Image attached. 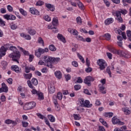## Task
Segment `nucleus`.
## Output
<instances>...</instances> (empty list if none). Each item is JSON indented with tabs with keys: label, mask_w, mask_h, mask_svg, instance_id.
Listing matches in <instances>:
<instances>
[{
	"label": "nucleus",
	"mask_w": 131,
	"mask_h": 131,
	"mask_svg": "<svg viewBox=\"0 0 131 131\" xmlns=\"http://www.w3.org/2000/svg\"><path fill=\"white\" fill-rule=\"evenodd\" d=\"M43 59V61L46 63L45 66L49 67L50 68H53V64L52 63L57 64L58 62H59L60 59L59 57L55 58L48 56H44Z\"/></svg>",
	"instance_id": "1"
},
{
	"label": "nucleus",
	"mask_w": 131,
	"mask_h": 131,
	"mask_svg": "<svg viewBox=\"0 0 131 131\" xmlns=\"http://www.w3.org/2000/svg\"><path fill=\"white\" fill-rule=\"evenodd\" d=\"M14 49L12 50L13 53H11L9 54V57L10 58H12L13 61L14 62H17V63H19L18 59H20V57L21 56V54L20 52L18 51V49L16 47H13Z\"/></svg>",
	"instance_id": "2"
},
{
	"label": "nucleus",
	"mask_w": 131,
	"mask_h": 131,
	"mask_svg": "<svg viewBox=\"0 0 131 131\" xmlns=\"http://www.w3.org/2000/svg\"><path fill=\"white\" fill-rule=\"evenodd\" d=\"M121 14L123 15H125V14H127V11L125 9L121 10V11H117L116 12V16L117 18L116 19L120 23H122L123 22V19H122V17H121Z\"/></svg>",
	"instance_id": "3"
},
{
	"label": "nucleus",
	"mask_w": 131,
	"mask_h": 131,
	"mask_svg": "<svg viewBox=\"0 0 131 131\" xmlns=\"http://www.w3.org/2000/svg\"><path fill=\"white\" fill-rule=\"evenodd\" d=\"M49 52V49L45 48V49L39 48L38 50H35V55L37 58H39L41 56L42 54H45V53H48Z\"/></svg>",
	"instance_id": "4"
},
{
	"label": "nucleus",
	"mask_w": 131,
	"mask_h": 131,
	"mask_svg": "<svg viewBox=\"0 0 131 131\" xmlns=\"http://www.w3.org/2000/svg\"><path fill=\"white\" fill-rule=\"evenodd\" d=\"M27 84L28 86H29L30 89H34V86H33L32 84H33L34 85H37V84H38V81H37V79H36V78H33L31 81H27Z\"/></svg>",
	"instance_id": "5"
},
{
	"label": "nucleus",
	"mask_w": 131,
	"mask_h": 131,
	"mask_svg": "<svg viewBox=\"0 0 131 131\" xmlns=\"http://www.w3.org/2000/svg\"><path fill=\"white\" fill-rule=\"evenodd\" d=\"M97 64L99 66V69L100 70H104L107 66V63L104 60V59H99L97 61Z\"/></svg>",
	"instance_id": "6"
},
{
	"label": "nucleus",
	"mask_w": 131,
	"mask_h": 131,
	"mask_svg": "<svg viewBox=\"0 0 131 131\" xmlns=\"http://www.w3.org/2000/svg\"><path fill=\"white\" fill-rule=\"evenodd\" d=\"M36 106V103L34 102H31L28 103H26L24 106V109L25 110H30V109H32V108H34Z\"/></svg>",
	"instance_id": "7"
},
{
	"label": "nucleus",
	"mask_w": 131,
	"mask_h": 131,
	"mask_svg": "<svg viewBox=\"0 0 131 131\" xmlns=\"http://www.w3.org/2000/svg\"><path fill=\"white\" fill-rule=\"evenodd\" d=\"M112 122L113 123V124H118V125H123V124H124L123 122L120 121V120L116 117H113Z\"/></svg>",
	"instance_id": "8"
},
{
	"label": "nucleus",
	"mask_w": 131,
	"mask_h": 131,
	"mask_svg": "<svg viewBox=\"0 0 131 131\" xmlns=\"http://www.w3.org/2000/svg\"><path fill=\"white\" fill-rule=\"evenodd\" d=\"M95 80V79H94L93 77H92L91 76H87L84 79V82L85 83V84H87L89 86H90L92 84H91V81H94Z\"/></svg>",
	"instance_id": "9"
},
{
	"label": "nucleus",
	"mask_w": 131,
	"mask_h": 131,
	"mask_svg": "<svg viewBox=\"0 0 131 131\" xmlns=\"http://www.w3.org/2000/svg\"><path fill=\"white\" fill-rule=\"evenodd\" d=\"M9 89L5 83L2 84V88H0V93H8Z\"/></svg>",
	"instance_id": "10"
},
{
	"label": "nucleus",
	"mask_w": 131,
	"mask_h": 131,
	"mask_svg": "<svg viewBox=\"0 0 131 131\" xmlns=\"http://www.w3.org/2000/svg\"><path fill=\"white\" fill-rule=\"evenodd\" d=\"M11 18H10V17ZM4 19L6 20H16V16L15 15H10V14H5L3 16Z\"/></svg>",
	"instance_id": "11"
},
{
	"label": "nucleus",
	"mask_w": 131,
	"mask_h": 131,
	"mask_svg": "<svg viewBox=\"0 0 131 131\" xmlns=\"http://www.w3.org/2000/svg\"><path fill=\"white\" fill-rule=\"evenodd\" d=\"M11 69L13 71H15V72H16V73H21V71L19 70V67H17V66L16 65L11 66Z\"/></svg>",
	"instance_id": "12"
},
{
	"label": "nucleus",
	"mask_w": 131,
	"mask_h": 131,
	"mask_svg": "<svg viewBox=\"0 0 131 131\" xmlns=\"http://www.w3.org/2000/svg\"><path fill=\"white\" fill-rule=\"evenodd\" d=\"M114 21V20L113 19V18L112 17H111L107 18L105 20L104 23L105 25H109L110 24L113 23Z\"/></svg>",
	"instance_id": "13"
},
{
	"label": "nucleus",
	"mask_w": 131,
	"mask_h": 131,
	"mask_svg": "<svg viewBox=\"0 0 131 131\" xmlns=\"http://www.w3.org/2000/svg\"><path fill=\"white\" fill-rule=\"evenodd\" d=\"M4 47H5V49L6 50H10V51H12L14 49V48H15L16 47L12 46L11 44L7 43L4 45Z\"/></svg>",
	"instance_id": "14"
},
{
	"label": "nucleus",
	"mask_w": 131,
	"mask_h": 131,
	"mask_svg": "<svg viewBox=\"0 0 131 131\" xmlns=\"http://www.w3.org/2000/svg\"><path fill=\"white\" fill-rule=\"evenodd\" d=\"M30 12L31 14H33V15H39V13L37 10H36L34 8H30Z\"/></svg>",
	"instance_id": "15"
},
{
	"label": "nucleus",
	"mask_w": 131,
	"mask_h": 131,
	"mask_svg": "<svg viewBox=\"0 0 131 131\" xmlns=\"http://www.w3.org/2000/svg\"><path fill=\"white\" fill-rule=\"evenodd\" d=\"M55 86H54V85L53 84H50L49 86V91L50 94H54V93H55Z\"/></svg>",
	"instance_id": "16"
},
{
	"label": "nucleus",
	"mask_w": 131,
	"mask_h": 131,
	"mask_svg": "<svg viewBox=\"0 0 131 131\" xmlns=\"http://www.w3.org/2000/svg\"><path fill=\"white\" fill-rule=\"evenodd\" d=\"M57 38L59 40L65 43L66 42V40L65 39V37L63 36V35L61 34H58L57 35Z\"/></svg>",
	"instance_id": "17"
},
{
	"label": "nucleus",
	"mask_w": 131,
	"mask_h": 131,
	"mask_svg": "<svg viewBox=\"0 0 131 131\" xmlns=\"http://www.w3.org/2000/svg\"><path fill=\"white\" fill-rule=\"evenodd\" d=\"M46 7L48 9H49V10L52 12H54V11H55V6H54V5H52V4H46Z\"/></svg>",
	"instance_id": "18"
},
{
	"label": "nucleus",
	"mask_w": 131,
	"mask_h": 131,
	"mask_svg": "<svg viewBox=\"0 0 131 131\" xmlns=\"http://www.w3.org/2000/svg\"><path fill=\"white\" fill-rule=\"evenodd\" d=\"M56 78L58 79H61L62 78V73L60 71H56L54 73Z\"/></svg>",
	"instance_id": "19"
},
{
	"label": "nucleus",
	"mask_w": 131,
	"mask_h": 131,
	"mask_svg": "<svg viewBox=\"0 0 131 131\" xmlns=\"http://www.w3.org/2000/svg\"><path fill=\"white\" fill-rule=\"evenodd\" d=\"M5 122L6 124H11V123L12 124H13V125H16V124H17V122L16 121H14L11 120L10 119L6 120Z\"/></svg>",
	"instance_id": "20"
},
{
	"label": "nucleus",
	"mask_w": 131,
	"mask_h": 131,
	"mask_svg": "<svg viewBox=\"0 0 131 131\" xmlns=\"http://www.w3.org/2000/svg\"><path fill=\"white\" fill-rule=\"evenodd\" d=\"M99 88L100 92L101 93V94L105 95V94H106V91H104V90H105V86L104 85L99 84Z\"/></svg>",
	"instance_id": "21"
},
{
	"label": "nucleus",
	"mask_w": 131,
	"mask_h": 131,
	"mask_svg": "<svg viewBox=\"0 0 131 131\" xmlns=\"http://www.w3.org/2000/svg\"><path fill=\"white\" fill-rule=\"evenodd\" d=\"M52 23L54 26H58V25H59V21L58 18L57 17H54L53 18Z\"/></svg>",
	"instance_id": "22"
},
{
	"label": "nucleus",
	"mask_w": 131,
	"mask_h": 131,
	"mask_svg": "<svg viewBox=\"0 0 131 131\" xmlns=\"http://www.w3.org/2000/svg\"><path fill=\"white\" fill-rule=\"evenodd\" d=\"M93 106L92 104H90V101L86 100L84 102V107H86V108H91Z\"/></svg>",
	"instance_id": "23"
},
{
	"label": "nucleus",
	"mask_w": 131,
	"mask_h": 131,
	"mask_svg": "<svg viewBox=\"0 0 131 131\" xmlns=\"http://www.w3.org/2000/svg\"><path fill=\"white\" fill-rule=\"evenodd\" d=\"M20 36H21V37H24V38H25V39H27L28 40H30V39H31V37L30 36V35H26L25 34H24V33H21Z\"/></svg>",
	"instance_id": "24"
},
{
	"label": "nucleus",
	"mask_w": 131,
	"mask_h": 131,
	"mask_svg": "<svg viewBox=\"0 0 131 131\" xmlns=\"http://www.w3.org/2000/svg\"><path fill=\"white\" fill-rule=\"evenodd\" d=\"M17 48L23 52V53L26 55L28 56L29 55V52L28 51L25 50L22 47H20V46H18Z\"/></svg>",
	"instance_id": "25"
},
{
	"label": "nucleus",
	"mask_w": 131,
	"mask_h": 131,
	"mask_svg": "<svg viewBox=\"0 0 131 131\" xmlns=\"http://www.w3.org/2000/svg\"><path fill=\"white\" fill-rule=\"evenodd\" d=\"M48 117L50 121H51V122H55V121H56V119H55V117H54V116L52 115H49L48 116Z\"/></svg>",
	"instance_id": "26"
},
{
	"label": "nucleus",
	"mask_w": 131,
	"mask_h": 131,
	"mask_svg": "<svg viewBox=\"0 0 131 131\" xmlns=\"http://www.w3.org/2000/svg\"><path fill=\"white\" fill-rule=\"evenodd\" d=\"M122 111L126 114V115H128V114H130V111L127 109V107H123L122 108Z\"/></svg>",
	"instance_id": "27"
},
{
	"label": "nucleus",
	"mask_w": 131,
	"mask_h": 131,
	"mask_svg": "<svg viewBox=\"0 0 131 131\" xmlns=\"http://www.w3.org/2000/svg\"><path fill=\"white\" fill-rule=\"evenodd\" d=\"M2 66L3 67V69H7V66H8V62L6 61H3L1 62Z\"/></svg>",
	"instance_id": "28"
},
{
	"label": "nucleus",
	"mask_w": 131,
	"mask_h": 131,
	"mask_svg": "<svg viewBox=\"0 0 131 131\" xmlns=\"http://www.w3.org/2000/svg\"><path fill=\"white\" fill-rule=\"evenodd\" d=\"M107 50L110 51V52H111V53H113V54H116V49H114L113 47H107Z\"/></svg>",
	"instance_id": "29"
},
{
	"label": "nucleus",
	"mask_w": 131,
	"mask_h": 131,
	"mask_svg": "<svg viewBox=\"0 0 131 131\" xmlns=\"http://www.w3.org/2000/svg\"><path fill=\"white\" fill-rule=\"evenodd\" d=\"M49 49L50 51H52V52H55L57 50V48L55 47V45H51L49 47Z\"/></svg>",
	"instance_id": "30"
},
{
	"label": "nucleus",
	"mask_w": 131,
	"mask_h": 131,
	"mask_svg": "<svg viewBox=\"0 0 131 131\" xmlns=\"http://www.w3.org/2000/svg\"><path fill=\"white\" fill-rule=\"evenodd\" d=\"M125 129H126V126H123L120 128H116L114 129V131H125Z\"/></svg>",
	"instance_id": "31"
},
{
	"label": "nucleus",
	"mask_w": 131,
	"mask_h": 131,
	"mask_svg": "<svg viewBox=\"0 0 131 131\" xmlns=\"http://www.w3.org/2000/svg\"><path fill=\"white\" fill-rule=\"evenodd\" d=\"M24 77L26 79H30L32 77V74H24Z\"/></svg>",
	"instance_id": "32"
},
{
	"label": "nucleus",
	"mask_w": 131,
	"mask_h": 131,
	"mask_svg": "<svg viewBox=\"0 0 131 131\" xmlns=\"http://www.w3.org/2000/svg\"><path fill=\"white\" fill-rule=\"evenodd\" d=\"M37 95L38 96V100H40V101L41 100H43L45 99V98L43 97V94H42V93L39 92Z\"/></svg>",
	"instance_id": "33"
},
{
	"label": "nucleus",
	"mask_w": 131,
	"mask_h": 131,
	"mask_svg": "<svg viewBox=\"0 0 131 131\" xmlns=\"http://www.w3.org/2000/svg\"><path fill=\"white\" fill-rule=\"evenodd\" d=\"M104 116L105 117H109L110 118L112 117V116H113V113H111V112H108V113H105Z\"/></svg>",
	"instance_id": "34"
},
{
	"label": "nucleus",
	"mask_w": 131,
	"mask_h": 131,
	"mask_svg": "<svg viewBox=\"0 0 131 131\" xmlns=\"http://www.w3.org/2000/svg\"><path fill=\"white\" fill-rule=\"evenodd\" d=\"M73 117L75 120H80V119H81V117L79 116V115H77L76 114H73Z\"/></svg>",
	"instance_id": "35"
},
{
	"label": "nucleus",
	"mask_w": 131,
	"mask_h": 131,
	"mask_svg": "<svg viewBox=\"0 0 131 131\" xmlns=\"http://www.w3.org/2000/svg\"><path fill=\"white\" fill-rule=\"evenodd\" d=\"M103 37H105L106 40H110L111 39V35L109 33H106L103 35Z\"/></svg>",
	"instance_id": "36"
},
{
	"label": "nucleus",
	"mask_w": 131,
	"mask_h": 131,
	"mask_svg": "<svg viewBox=\"0 0 131 131\" xmlns=\"http://www.w3.org/2000/svg\"><path fill=\"white\" fill-rule=\"evenodd\" d=\"M76 22L79 25H81V23H82V21L81 20V17L80 16L77 17L76 18Z\"/></svg>",
	"instance_id": "37"
},
{
	"label": "nucleus",
	"mask_w": 131,
	"mask_h": 131,
	"mask_svg": "<svg viewBox=\"0 0 131 131\" xmlns=\"http://www.w3.org/2000/svg\"><path fill=\"white\" fill-rule=\"evenodd\" d=\"M77 56L78 57L79 59L81 61L82 63H85L84 59L83 58V57L81 56L79 53H77Z\"/></svg>",
	"instance_id": "38"
},
{
	"label": "nucleus",
	"mask_w": 131,
	"mask_h": 131,
	"mask_svg": "<svg viewBox=\"0 0 131 131\" xmlns=\"http://www.w3.org/2000/svg\"><path fill=\"white\" fill-rule=\"evenodd\" d=\"M10 27L11 29H12V30H15V29H17V26L13 23L10 24Z\"/></svg>",
	"instance_id": "39"
},
{
	"label": "nucleus",
	"mask_w": 131,
	"mask_h": 131,
	"mask_svg": "<svg viewBox=\"0 0 131 131\" xmlns=\"http://www.w3.org/2000/svg\"><path fill=\"white\" fill-rule=\"evenodd\" d=\"M37 116L40 118V119H45V120H47V118L45 117V116L41 115L40 113H37Z\"/></svg>",
	"instance_id": "40"
},
{
	"label": "nucleus",
	"mask_w": 131,
	"mask_h": 131,
	"mask_svg": "<svg viewBox=\"0 0 131 131\" xmlns=\"http://www.w3.org/2000/svg\"><path fill=\"white\" fill-rule=\"evenodd\" d=\"M76 38L78 39V40H80L81 41H83L84 42H85V39L83 38V36L80 35L77 36Z\"/></svg>",
	"instance_id": "41"
},
{
	"label": "nucleus",
	"mask_w": 131,
	"mask_h": 131,
	"mask_svg": "<svg viewBox=\"0 0 131 131\" xmlns=\"http://www.w3.org/2000/svg\"><path fill=\"white\" fill-rule=\"evenodd\" d=\"M58 98L57 97V95H54L53 97V101L54 104H58Z\"/></svg>",
	"instance_id": "42"
},
{
	"label": "nucleus",
	"mask_w": 131,
	"mask_h": 131,
	"mask_svg": "<svg viewBox=\"0 0 131 131\" xmlns=\"http://www.w3.org/2000/svg\"><path fill=\"white\" fill-rule=\"evenodd\" d=\"M19 12L20 14L23 15V16H26V15H27V12H26V11H25V10L22 8L19 9Z\"/></svg>",
	"instance_id": "43"
},
{
	"label": "nucleus",
	"mask_w": 131,
	"mask_h": 131,
	"mask_svg": "<svg viewBox=\"0 0 131 131\" xmlns=\"http://www.w3.org/2000/svg\"><path fill=\"white\" fill-rule=\"evenodd\" d=\"M38 42L39 43H41L43 47H45V42L43 41V39H42V38L39 37L38 39Z\"/></svg>",
	"instance_id": "44"
},
{
	"label": "nucleus",
	"mask_w": 131,
	"mask_h": 131,
	"mask_svg": "<svg viewBox=\"0 0 131 131\" xmlns=\"http://www.w3.org/2000/svg\"><path fill=\"white\" fill-rule=\"evenodd\" d=\"M78 6L81 10H84V6H83V4H82V3L80 1H79V3H78Z\"/></svg>",
	"instance_id": "45"
},
{
	"label": "nucleus",
	"mask_w": 131,
	"mask_h": 131,
	"mask_svg": "<svg viewBox=\"0 0 131 131\" xmlns=\"http://www.w3.org/2000/svg\"><path fill=\"white\" fill-rule=\"evenodd\" d=\"M56 96L58 100H62V98H63V95H62V93L61 92L58 93Z\"/></svg>",
	"instance_id": "46"
},
{
	"label": "nucleus",
	"mask_w": 131,
	"mask_h": 131,
	"mask_svg": "<svg viewBox=\"0 0 131 131\" xmlns=\"http://www.w3.org/2000/svg\"><path fill=\"white\" fill-rule=\"evenodd\" d=\"M70 32L72 34H73V35H78V31L76 30H72L70 31Z\"/></svg>",
	"instance_id": "47"
},
{
	"label": "nucleus",
	"mask_w": 131,
	"mask_h": 131,
	"mask_svg": "<svg viewBox=\"0 0 131 131\" xmlns=\"http://www.w3.org/2000/svg\"><path fill=\"white\" fill-rule=\"evenodd\" d=\"M106 72L109 75L110 77H112V75H111L112 74L111 71L110 70V67H108L106 68Z\"/></svg>",
	"instance_id": "48"
},
{
	"label": "nucleus",
	"mask_w": 131,
	"mask_h": 131,
	"mask_svg": "<svg viewBox=\"0 0 131 131\" xmlns=\"http://www.w3.org/2000/svg\"><path fill=\"white\" fill-rule=\"evenodd\" d=\"M29 33L31 35H34V34L36 33V31L33 29H30V30H29Z\"/></svg>",
	"instance_id": "49"
},
{
	"label": "nucleus",
	"mask_w": 131,
	"mask_h": 131,
	"mask_svg": "<svg viewBox=\"0 0 131 131\" xmlns=\"http://www.w3.org/2000/svg\"><path fill=\"white\" fill-rule=\"evenodd\" d=\"M85 71L87 73H90V72H92V71H93V69L90 67H88V68L85 69Z\"/></svg>",
	"instance_id": "50"
},
{
	"label": "nucleus",
	"mask_w": 131,
	"mask_h": 131,
	"mask_svg": "<svg viewBox=\"0 0 131 131\" xmlns=\"http://www.w3.org/2000/svg\"><path fill=\"white\" fill-rule=\"evenodd\" d=\"M74 89L75 91H79L81 89V86L79 84H76L74 85Z\"/></svg>",
	"instance_id": "51"
},
{
	"label": "nucleus",
	"mask_w": 131,
	"mask_h": 131,
	"mask_svg": "<svg viewBox=\"0 0 131 131\" xmlns=\"http://www.w3.org/2000/svg\"><path fill=\"white\" fill-rule=\"evenodd\" d=\"M79 102H80V106L81 107H84V100L83 98H82L80 99Z\"/></svg>",
	"instance_id": "52"
},
{
	"label": "nucleus",
	"mask_w": 131,
	"mask_h": 131,
	"mask_svg": "<svg viewBox=\"0 0 131 131\" xmlns=\"http://www.w3.org/2000/svg\"><path fill=\"white\" fill-rule=\"evenodd\" d=\"M7 52V49L5 48V46H3L0 49V53H6Z\"/></svg>",
	"instance_id": "53"
},
{
	"label": "nucleus",
	"mask_w": 131,
	"mask_h": 131,
	"mask_svg": "<svg viewBox=\"0 0 131 131\" xmlns=\"http://www.w3.org/2000/svg\"><path fill=\"white\" fill-rule=\"evenodd\" d=\"M64 76L67 81H68V80H70V79H71V76L70 74L65 75Z\"/></svg>",
	"instance_id": "54"
},
{
	"label": "nucleus",
	"mask_w": 131,
	"mask_h": 131,
	"mask_svg": "<svg viewBox=\"0 0 131 131\" xmlns=\"http://www.w3.org/2000/svg\"><path fill=\"white\" fill-rule=\"evenodd\" d=\"M44 19L46 21H47L48 22H50L51 21V17L49 15H46L44 17Z\"/></svg>",
	"instance_id": "55"
},
{
	"label": "nucleus",
	"mask_w": 131,
	"mask_h": 131,
	"mask_svg": "<svg viewBox=\"0 0 131 131\" xmlns=\"http://www.w3.org/2000/svg\"><path fill=\"white\" fill-rule=\"evenodd\" d=\"M86 65L88 67H90L91 66V62H90V60H89L88 58H86Z\"/></svg>",
	"instance_id": "56"
},
{
	"label": "nucleus",
	"mask_w": 131,
	"mask_h": 131,
	"mask_svg": "<svg viewBox=\"0 0 131 131\" xmlns=\"http://www.w3.org/2000/svg\"><path fill=\"white\" fill-rule=\"evenodd\" d=\"M42 5H43V2L41 1H38L36 3V6H42Z\"/></svg>",
	"instance_id": "57"
},
{
	"label": "nucleus",
	"mask_w": 131,
	"mask_h": 131,
	"mask_svg": "<svg viewBox=\"0 0 131 131\" xmlns=\"http://www.w3.org/2000/svg\"><path fill=\"white\" fill-rule=\"evenodd\" d=\"M26 73H29L30 72V68L29 67L25 66V71Z\"/></svg>",
	"instance_id": "58"
},
{
	"label": "nucleus",
	"mask_w": 131,
	"mask_h": 131,
	"mask_svg": "<svg viewBox=\"0 0 131 131\" xmlns=\"http://www.w3.org/2000/svg\"><path fill=\"white\" fill-rule=\"evenodd\" d=\"M21 123L23 127H27V126H28L29 123L27 122H22Z\"/></svg>",
	"instance_id": "59"
},
{
	"label": "nucleus",
	"mask_w": 131,
	"mask_h": 131,
	"mask_svg": "<svg viewBox=\"0 0 131 131\" xmlns=\"http://www.w3.org/2000/svg\"><path fill=\"white\" fill-rule=\"evenodd\" d=\"M7 10L9 11V12H12L13 11V7L11 6V5H8L7 6Z\"/></svg>",
	"instance_id": "60"
},
{
	"label": "nucleus",
	"mask_w": 131,
	"mask_h": 131,
	"mask_svg": "<svg viewBox=\"0 0 131 131\" xmlns=\"http://www.w3.org/2000/svg\"><path fill=\"white\" fill-rule=\"evenodd\" d=\"M72 64L73 66H74V67H78V63L77 61H74L72 62Z\"/></svg>",
	"instance_id": "61"
},
{
	"label": "nucleus",
	"mask_w": 131,
	"mask_h": 131,
	"mask_svg": "<svg viewBox=\"0 0 131 131\" xmlns=\"http://www.w3.org/2000/svg\"><path fill=\"white\" fill-rule=\"evenodd\" d=\"M55 106V110L56 111H60V106H59V104L58 103H56V104H54Z\"/></svg>",
	"instance_id": "62"
},
{
	"label": "nucleus",
	"mask_w": 131,
	"mask_h": 131,
	"mask_svg": "<svg viewBox=\"0 0 131 131\" xmlns=\"http://www.w3.org/2000/svg\"><path fill=\"white\" fill-rule=\"evenodd\" d=\"M84 94H86V95H88L89 96H91V93H90V91L88 89H84Z\"/></svg>",
	"instance_id": "63"
},
{
	"label": "nucleus",
	"mask_w": 131,
	"mask_h": 131,
	"mask_svg": "<svg viewBox=\"0 0 131 131\" xmlns=\"http://www.w3.org/2000/svg\"><path fill=\"white\" fill-rule=\"evenodd\" d=\"M106 55L107 56V57L108 58V59H112V54L109 53V52H107L106 53Z\"/></svg>",
	"instance_id": "64"
}]
</instances>
